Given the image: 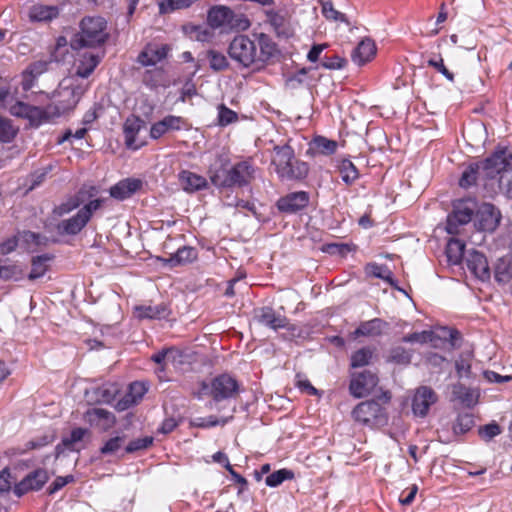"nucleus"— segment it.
Listing matches in <instances>:
<instances>
[{
	"label": "nucleus",
	"instance_id": "obj_1",
	"mask_svg": "<svg viewBox=\"0 0 512 512\" xmlns=\"http://www.w3.org/2000/svg\"><path fill=\"white\" fill-rule=\"evenodd\" d=\"M99 188L94 185H82L81 188L64 202L53 208V214L63 217L82 206L73 216L62 219L56 226V232L60 236H76L90 222L93 214L102 207L105 199L98 198Z\"/></svg>",
	"mask_w": 512,
	"mask_h": 512
},
{
	"label": "nucleus",
	"instance_id": "obj_2",
	"mask_svg": "<svg viewBox=\"0 0 512 512\" xmlns=\"http://www.w3.org/2000/svg\"><path fill=\"white\" fill-rule=\"evenodd\" d=\"M254 36V40L247 35L235 36L229 44L228 54L242 67L260 69L276 54L277 46L265 33Z\"/></svg>",
	"mask_w": 512,
	"mask_h": 512
},
{
	"label": "nucleus",
	"instance_id": "obj_3",
	"mask_svg": "<svg viewBox=\"0 0 512 512\" xmlns=\"http://www.w3.org/2000/svg\"><path fill=\"white\" fill-rule=\"evenodd\" d=\"M255 168L249 161H241L228 167L212 166L209 170L211 183L219 189L244 187L254 179Z\"/></svg>",
	"mask_w": 512,
	"mask_h": 512
},
{
	"label": "nucleus",
	"instance_id": "obj_4",
	"mask_svg": "<svg viewBox=\"0 0 512 512\" xmlns=\"http://www.w3.org/2000/svg\"><path fill=\"white\" fill-rule=\"evenodd\" d=\"M110 37L108 23L101 16H85L79 23V31L72 39L74 49L99 48Z\"/></svg>",
	"mask_w": 512,
	"mask_h": 512
},
{
	"label": "nucleus",
	"instance_id": "obj_5",
	"mask_svg": "<svg viewBox=\"0 0 512 512\" xmlns=\"http://www.w3.org/2000/svg\"><path fill=\"white\" fill-rule=\"evenodd\" d=\"M275 155L272 165L281 181H299L307 177L309 166L306 162L295 158L291 146L285 144L274 147Z\"/></svg>",
	"mask_w": 512,
	"mask_h": 512
},
{
	"label": "nucleus",
	"instance_id": "obj_6",
	"mask_svg": "<svg viewBox=\"0 0 512 512\" xmlns=\"http://www.w3.org/2000/svg\"><path fill=\"white\" fill-rule=\"evenodd\" d=\"M207 24L212 29L225 32L245 31L250 27V21L243 14L235 13L225 5H214L207 12Z\"/></svg>",
	"mask_w": 512,
	"mask_h": 512
},
{
	"label": "nucleus",
	"instance_id": "obj_7",
	"mask_svg": "<svg viewBox=\"0 0 512 512\" xmlns=\"http://www.w3.org/2000/svg\"><path fill=\"white\" fill-rule=\"evenodd\" d=\"M509 158H511V155L508 151L502 149L494 152L478 164L481 165L484 177L493 179L500 175V184L507 186L508 194H512V167Z\"/></svg>",
	"mask_w": 512,
	"mask_h": 512
},
{
	"label": "nucleus",
	"instance_id": "obj_8",
	"mask_svg": "<svg viewBox=\"0 0 512 512\" xmlns=\"http://www.w3.org/2000/svg\"><path fill=\"white\" fill-rule=\"evenodd\" d=\"M239 383L230 374L223 373L216 376L211 384H207L205 381L201 382L200 391L195 394L198 399H201L202 395H211L216 402H220L225 399L233 398L238 394Z\"/></svg>",
	"mask_w": 512,
	"mask_h": 512
},
{
	"label": "nucleus",
	"instance_id": "obj_9",
	"mask_svg": "<svg viewBox=\"0 0 512 512\" xmlns=\"http://www.w3.org/2000/svg\"><path fill=\"white\" fill-rule=\"evenodd\" d=\"M478 204L475 199H460L453 203V210L447 217L446 230L449 234H458L459 226L468 224L476 210Z\"/></svg>",
	"mask_w": 512,
	"mask_h": 512
},
{
	"label": "nucleus",
	"instance_id": "obj_10",
	"mask_svg": "<svg viewBox=\"0 0 512 512\" xmlns=\"http://www.w3.org/2000/svg\"><path fill=\"white\" fill-rule=\"evenodd\" d=\"M355 422L364 426L381 425L387 421L385 409L375 400L360 402L352 411Z\"/></svg>",
	"mask_w": 512,
	"mask_h": 512
},
{
	"label": "nucleus",
	"instance_id": "obj_11",
	"mask_svg": "<svg viewBox=\"0 0 512 512\" xmlns=\"http://www.w3.org/2000/svg\"><path fill=\"white\" fill-rule=\"evenodd\" d=\"M79 102V96L74 88L64 87L57 91L55 100L45 106L49 122L71 110Z\"/></svg>",
	"mask_w": 512,
	"mask_h": 512
},
{
	"label": "nucleus",
	"instance_id": "obj_12",
	"mask_svg": "<svg viewBox=\"0 0 512 512\" xmlns=\"http://www.w3.org/2000/svg\"><path fill=\"white\" fill-rule=\"evenodd\" d=\"M378 383L377 373L371 370L351 373L349 393L354 398H364L373 392Z\"/></svg>",
	"mask_w": 512,
	"mask_h": 512
},
{
	"label": "nucleus",
	"instance_id": "obj_13",
	"mask_svg": "<svg viewBox=\"0 0 512 512\" xmlns=\"http://www.w3.org/2000/svg\"><path fill=\"white\" fill-rule=\"evenodd\" d=\"M9 112L12 116L28 120L31 126L49 123L45 107L33 106L17 101L10 106Z\"/></svg>",
	"mask_w": 512,
	"mask_h": 512
},
{
	"label": "nucleus",
	"instance_id": "obj_14",
	"mask_svg": "<svg viewBox=\"0 0 512 512\" xmlns=\"http://www.w3.org/2000/svg\"><path fill=\"white\" fill-rule=\"evenodd\" d=\"M475 220L479 230L493 232L500 224L501 213L493 204L482 203L478 205Z\"/></svg>",
	"mask_w": 512,
	"mask_h": 512
},
{
	"label": "nucleus",
	"instance_id": "obj_15",
	"mask_svg": "<svg viewBox=\"0 0 512 512\" xmlns=\"http://www.w3.org/2000/svg\"><path fill=\"white\" fill-rule=\"evenodd\" d=\"M49 480L45 469H36L27 474L19 483L14 486L13 492L17 497H21L30 491L40 490Z\"/></svg>",
	"mask_w": 512,
	"mask_h": 512
},
{
	"label": "nucleus",
	"instance_id": "obj_16",
	"mask_svg": "<svg viewBox=\"0 0 512 512\" xmlns=\"http://www.w3.org/2000/svg\"><path fill=\"white\" fill-rule=\"evenodd\" d=\"M309 194L305 191L291 192L277 201V208L284 213H297L309 204Z\"/></svg>",
	"mask_w": 512,
	"mask_h": 512
},
{
	"label": "nucleus",
	"instance_id": "obj_17",
	"mask_svg": "<svg viewBox=\"0 0 512 512\" xmlns=\"http://www.w3.org/2000/svg\"><path fill=\"white\" fill-rule=\"evenodd\" d=\"M437 401V395L431 387H419L412 400V410L417 416L424 417L427 415L430 406Z\"/></svg>",
	"mask_w": 512,
	"mask_h": 512
},
{
	"label": "nucleus",
	"instance_id": "obj_18",
	"mask_svg": "<svg viewBox=\"0 0 512 512\" xmlns=\"http://www.w3.org/2000/svg\"><path fill=\"white\" fill-rule=\"evenodd\" d=\"M119 392V387L116 383L104 382L100 385H95L86 390L85 394L89 401L95 403H111Z\"/></svg>",
	"mask_w": 512,
	"mask_h": 512
},
{
	"label": "nucleus",
	"instance_id": "obj_19",
	"mask_svg": "<svg viewBox=\"0 0 512 512\" xmlns=\"http://www.w3.org/2000/svg\"><path fill=\"white\" fill-rule=\"evenodd\" d=\"M84 420L102 431H108L116 423L115 415L103 408L88 409L84 414Z\"/></svg>",
	"mask_w": 512,
	"mask_h": 512
},
{
	"label": "nucleus",
	"instance_id": "obj_20",
	"mask_svg": "<svg viewBox=\"0 0 512 512\" xmlns=\"http://www.w3.org/2000/svg\"><path fill=\"white\" fill-rule=\"evenodd\" d=\"M254 318L259 324L273 330L285 328L288 324V319L285 316L276 314L274 309L269 306L256 309Z\"/></svg>",
	"mask_w": 512,
	"mask_h": 512
},
{
	"label": "nucleus",
	"instance_id": "obj_21",
	"mask_svg": "<svg viewBox=\"0 0 512 512\" xmlns=\"http://www.w3.org/2000/svg\"><path fill=\"white\" fill-rule=\"evenodd\" d=\"M468 270L478 279L485 281L490 278V268L485 255L479 251L472 250L466 259Z\"/></svg>",
	"mask_w": 512,
	"mask_h": 512
},
{
	"label": "nucleus",
	"instance_id": "obj_22",
	"mask_svg": "<svg viewBox=\"0 0 512 512\" xmlns=\"http://www.w3.org/2000/svg\"><path fill=\"white\" fill-rule=\"evenodd\" d=\"M142 187V181L136 178H126L109 189L110 196L116 200L123 201L130 198Z\"/></svg>",
	"mask_w": 512,
	"mask_h": 512
},
{
	"label": "nucleus",
	"instance_id": "obj_23",
	"mask_svg": "<svg viewBox=\"0 0 512 512\" xmlns=\"http://www.w3.org/2000/svg\"><path fill=\"white\" fill-rule=\"evenodd\" d=\"M167 45L147 44L138 55L137 61L143 66H153L167 57Z\"/></svg>",
	"mask_w": 512,
	"mask_h": 512
},
{
	"label": "nucleus",
	"instance_id": "obj_24",
	"mask_svg": "<svg viewBox=\"0 0 512 512\" xmlns=\"http://www.w3.org/2000/svg\"><path fill=\"white\" fill-rule=\"evenodd\" d=\"M102 56L97 53L84 51L78 53L76 75L81 78H88L101 62Z\"/></svg>",
	"mask_w": 512,
	"mask_h": 512
},
{
	"label": "nucleus",
	"instance_id": "obj_25",
	"mask_svg": "<svg viewBox=\"0 0 512 512\" xmlns=\"http://www.w3.org/2000/svg\"><path fill=\"white\" fill-rule=\"evenodd\" d=\"M135 316L140 319H149V320H161L166 319L171 310L169 306L162 302L157 305H139L134 307Z\"/></svg>",
	"mask_w": 512,
	"mask_h": 512
},
{
	"label": "nucleus",
	"instance_id": "obj_26",
	"mask_svg": "<svg viewBox=\"0 0 512 512\" xmlns=\"http://www.w3.org/2000/svg\"><path fill=\"white\" fill-rule=\"evenodd\" d=\"M178 182L187 193H194L206 189L208 182L205 177L189 170H182L178 174Z\"/></svg>",
	"mask_w": 512,
	"mask_h": 512
},
{
	"label": "nucleus",
	"instance_id": "obj_27",
	"mask_svg": "<svg viewBox=\"0 0 512 512\" xmlns=\"http://www.w3.org/2000/svg\"><path fill=\"white\" fill-rule=\"evenodd\" d=\"M338 143L324 136H315L310 142L306 154L315 156L317 154L330 156L337 150Z\"/></svg>",
	"mask_w": 512,
	"mask_h": 512
},
{
	"label": "nucleus",
	"instance_id": "obj_28",
	"mask_svg": "<svg viewBox=\"0 0 512 512\" xmlns=\"http://www.w3.org/2000/svg\"><path fill=\"white\" fill-rule=\"evenodd\" d=\"M147 392V388L144 383L135 381L129 385L127 394L118 401L117 409L125 410L129 407L137 404Z\"/></svg>",
	"mask_w": 512,
	"mask_h": 512
},
{
	"label": "nucleus",
	"instance_id": "obj_29",
	"mask_svg": "<svg viewBox=\"0 0 512 512\" xmlns=\"http://www.w3.org/2000/svg\"><path fill=\"white\" fill-rule=\"evenodd\" d=\"M376 54L375 42L370 38H365L359 42L352 52V60L358 65H363L370 61Z\"/></svg>",
	"mask_w": 512,
	"mask_h": 512
},
{
	"label": "nucleus",
	"instance_id": "obj_30",
	"mask_svg": "<svg viewBox=\"0 0 512 512\" xmlns=\"http://www.w3.org/2000/svg\"><path fill=\"white\" fill-rule=\"evenodd\" d=\"M59 16V8L53 5L36 4L29 9L31 22H49Z\"/></svg>",
	"mask_w": 512,
	"mask_h": 512
},
{
	"label": "nucleus",
	"instance_id": "obj_31",
	"mask_svg": "<svg viewBox=\"0 0 512 512\" xmlns=\"http://www.w3.org/2000/svg\"><path fill=\"white\" fill-rule=\"evenodd\" d=\"M387 325V323L380 319L374 318L369 321H364L359 324V326L353 332V337H375L382 334L383 328Z\"/></svg>",
	"mask_w": 512,
	"mask_h": 512
},
{
	"label": "nucleus",
	"instance_id": "obj_32",
	"mask_svg": "<svg viewBox=\"0 0 512 512\" xmlns=\"http://www.w3.org/2000/svg\"><path fill=\"white\" fill-rule=\"evenodd\" d=\"M452 396L467 408L474 407L478 402L479 394L472 388L462 383H456L452 387Z\"/></svg>",
	"mask_w": 512,
	"mask_h": 512
},
{
	"label": "nucleus",
	"instance_id": "obj_33",
	"mask_svg": "<svg viewBox=\"0 0 512 512\" xmlns=\"http://www.w3.org/2000/svg\"><path fill=\"white\" fill-rule=\"evenodd\" d=\"M19 236L22 246L30 253L36 252L40 247L47 246L49 242L45 235L29 230L19 232Z\"/></svg>",
	"mask_w": 512,
	"mask_h": 512
},
{
	"label": "nucleus",
	"instance_id": "obj_34",
	"mask_svg": "<svg viewBox=\"0 0 512 512\" xmlns=\"http://www.w3.org/2000/svg\"><path fill=\"white\" fill-rule=\"evenodd\" d=\"M89 433L86 428H75L71 431L70 436L64 437L61 441V444L56 446V454L60 455L64 449H68L70 451H79L80 447L78 444L83 440L85 435Z\"/></svg>",
	"mask_w": 512,
	"mask_h": 512
},
{
	"label": "nucleus",
	"instance_id": "obj_35",
	"mask_svg": "<svg viewBox=\"0 0 512 512\" xmlns=\"http://www.w3.org/2000/svg\"><path fill=\"white\" fill-rule=\"evenodd\" d=\"M54 259V255L45 253L37 255L31 259V271L28 274V279L34 281L45 275L48 270L49 263Z\"/></svg>",
	"mask_w": 512,
	"mask_h": 512
},
{
	"label": "nucleus",
	"instance_id": "obj_36",
	"mask_svg": "<svg viewBox=\"0 0 512 512\" xmlns=\"http://www.w3.org/2000/svg\"><path fill=\"white\" fill-rule=\"evenodd\" d=\"M376 348L365 346L354 351L350 356V367L361 368L370 365L375 358Z\"/></svg>",
	"mask_w": 512,
	"mask_h": 512
},
{
	"label": "nucleus",
	"instance_id": "obj_37",
	"mask_svg": "<svg viewBox=\"0 0 512 512\" xmlns=\"http://www.w3.org/2000/svg\"><path fill=\"white\" fill-rule=\"evenodd\" d=\"M198 253L194 247L183 246L180 247L176 253L172 254L166 262L171 266L184 265L193 262L197 259Z\"/></svg>",
	"mask_w": 512,
	"mask_h": 512
},
{
	"label": "nucleus",
	"instance_id": "obj_38",
	"mask_svg": "<svg viewBox=\"0 0 512 512\" xmlns=\"http://www.w3.org/2000/svg\"><path fill=\"white\" fill-rule=\"evenodd\" d=\"M124 142L128 149L137 150L147 143L148 130H123Z\"/></svg>",
	"mask_w": 512,
	"mask_h": 512
},
{
	"label": "nucleus",
	"instance_id": "obj_39",
	"mask_svg": "<svg viewBox=\"0 0 512 512\" xmlns=\"http://www.w3.org/2000/svg\"><path fill=\"white\" fill-rule=\"evenodd\" d=\"M337 168L342 181L348 186L352 185L360 176L358 169L349 159H341Z\"/></svg>",
	"mask_w": 512,
	"mask_h": 512
},
{
	"label": "nucleus",
	"instance_id": "obj_40",
	"mask_svg": "<svg viewBox=\"0 0 512 512\" xmlns=\"http://www.w3.org/2000/svg\"><path fill=\"white\" fill-rule=\"evenodd\" d=\"M465 243L459 239L451 238L446 245L448 262L453 265L461 263L464 255Z\"/></svg>",
	"mask_w": 512,
	"mask_h": 512
},
{
	"label": "nucleus",
	"instance_id": "obj_41",
	"mask_svg": "<svg viewBox=\"0 0 512 512\" xmlns=\"http://www.w3.org/2000/svg\"><path fill=\"white\" fill-rule=\"evenodd\" d=\"M183 31L189 38L199 42H210L214 36L209 28L202 25L186 24Z\"/></svg>",
	"mask_w": 512,
	"mask_h": 512
},
{
	"label": "nucleus",
	"instance_id": "obj_42",
	"mask_svg": "<svg viewBox=\"0 0 512 512\" xmlns=\"http://www.w3.org/2000/svg\"><path fill=\"white\" fill-rule=\"evenodd\" d=\"M366 273L384 280L392 287H396L392 271L386 265H379L377 263H370L366 266Z\"/></svg>",
	"mask_w": 512,
	"mask_h": 512
},
{
	"label": "nucleus",
	"instance_id": "obj_43",
	"mask_svg": "<svg viewBox=\"0 0 512 512\" xmlns=\"http://www.w3.org/2000/svg\"><path fill=\"white\" fill-rule=\"evenodd\" d=\"M481 173V165H479L478 162L470 164L461 175L459 180L460 187L469 188L476 184V181Z\"/></svg>",
	"mask_w": 512,
	"mask_h": 512
},
{
	"label": "nucleus",
	"instance_id": "obj_44",
	"mask_svg": "<svg viewBox=\"0 0 512 512\" xmlns=\"http://www.w3.org/2000/svg\"><path fill=\"white\" fill-rule=\"evenodd\" d=\"M474 424L473 414L460 413L453 424V432L455 434H465L473 428Z\"/></svg>",
	"mask_w": 512,
	"mask_h": 512
},
{
	"label": "nucleus",
	"instance_id": "obj_45",
	"mask_svg": "<svg viewBox=\"0 0 512 512\" xmlns=\"http://www.w3.org/2000/svg\"><path fill=\"white\" fill-rule=\"evenodd\" d=\"M206 58L209 61L210 68L214 71H222L227 69L229 66L226 56L216 50H208Z\"/></svg>",
	"mask_w": 512,
	"mask_h": 512
},
{
	"label": "nucleus",
	"instance_id": "obj_46",
	"mask_svg": "<svg viewBox=\"0 0 512 512\" xmlns=\"http://www.w3.org/2000/svg\"><path fill=\"white\" fill-rule=\"evenodd\" d=\"M229 419L230 418L218 419L213 415L208 417H196L190 421V426L203 429L215 427L217 425L224 426L226 423H228Z\"/></svg>",
	"mask_w": 512,
	"mask_h": 512
},
{
	"label": "nucleus",
	"instance_id": "obj_47",
	"mask_svg": "<svg viewBox=\"0 0 512 512\" xmlns=\"http://www.w3.org/2000/svg\"><path fill=\"white\" fill-rule=\"evenodd\" d=\"M494 277L498 283H508L512 278V267L510 263L500 259L495 266Z\"/></svg>",
	"mask_w": 512,
	"mask_h": 512
},
{
	"label": "nucleus",
	"instance_id": "obj_48",
	"mask_svg": "<svg viewBox=\"0 0 512 512\" xmlns=\"http://www.w3.org/2000/svg\"><path fill=\"white\" fill-rule=\"evenodd\" d=\"M294 478L293 471L289 469H280L277 470L270 475H268L265 479V483L269 487H277L281 485L285 480H291Z\"/></svg>",
	"mask_w": 512,
	"mask_h": 512
},
{
	"label": "nucleus",
	"instance_id": "obj_49",
	"mask_svg": "<svg viewBox=\"0 0 512 512\" xmlns=\"http://www.w3.org/2000/svg\"><path fill=\"white\" fill-rule=\"evenodd\" d=\"M411 353L401 346L394 347L390 350L388 361L399 365H408L411 362Z\"/></svg>",
	"mask_w": 512,
	"mask_h": 512
},
{
	"label": "nucleus",
	"instance_id": "obj_50",
	"mask_svg": "<svg viewBox=\"0 0 512 512\" xmlns=\"http://www.w3.org/2000/svg\"><path fill=\"white\" fill-rule=\"evenodd\" d=\"M125 435H117L108 439L100 448V453L104 456L114 455L125 443Z\"/></svg>",
	"mask_w": 512,
	"mask_h": 512
},
{
	"label": "nucleus",
	"instance_id": "obj_51",
	"mask_svg": "<svg viewBox=\"0 0 512 512\" xmlns=\"http://www.w3.org/2000/svg\"><path fill=\"white\" fill-rule=\"evenodd\" d=\"M217 119L220 126H227L238 120V114L224 104H221L218 106Z\"/></svg>",
	"mask_w": 512,
	"mask_h": 512
},
{
	"label": "nucleus",
	"instance_id": "obj_52",
	"mask_svg": "<svg viewBox=\"0 0 512 512\" xmlns=\"http://www.w3.org/2000/svg\"><path fill=\"white\" fill-rule=\"evenodd\" d=\"M186 125L187 124L182 117L168 115L161 121L152 123L150 128H181L182 126Z\"/></svg>",
	"mask_w": 512,
	"mask_h": 512
},
{
	"label": "nucleus",
	"instance_id": "obj_53",
	"mask_svg": "<svg viewBox=\"0 0 512 512\" xmlns=\"http://www.w3.org/2000/svg\"><path fill=\"white\" fill-rule=\"evenodd\" d=\"M153 440L154 439L151 436H145L143 438L131 440L125 447V452L130 454L140 450L147 449L153 444Z\"/></svg>",
	"mask_w": 512,
	"mask_h": 512
},
{
	"label": "nucleus",
	"instance_id": "obj_54",
	"mask_svg": "<svg viewBox=\"0 0 512 512\" xmlns=\"http://www.w3.org/2000/svg\"><path fill=\"white\" fill-rule=\"evenodd\" d=\"M193 0H165L160 3L159 9L161 13L169 11L185 9L192 5Z\"/></svg>",
	"mask_w": 512,
	"mask_h": 512
},
{
	"label": "nucleus",
	"instance_id": "obj_55",
	"mask_svg": "<svg viewBox=\"0 0 512 512\" xmlns=\"http://www.w3.org/2000/svg\"><path fill=\"white\" fill-rule=\"evenodd\" d=\"M163 78L162 69L146 70L143 75V83L149 88H156Z\"/></svg>",
	"mask_w": 512,
	"mask_h": 512
},
{
	"label": "nucleus",
	"instance_id": "obj_56",
	"mask_svg": "<svg viewBox=\"0 0 512 512\" xmlns=\"http://www.w3.org/2000/svg\"><path fill=\"white\" fill-rule=\"evenodd\" d=\"M347 64V60L343 57H340L339 55L337 54H334L332 56H325L321 63H320V66L325 68V69H341V68H344Z\"/></svg>",
	"mask_w": 512,
	"mask_h": 512
},
{
	"label": "nucleus",
	"instance_id": "obj_57",
	"mask_svg": "<svg viewBox=\"0 0 512 512\" xmlns=\"http://www.w3.org/2000/svg\"><path fill=\"white\" fill-rule=\"evenodd\" d=\"M478 433L484 441L488 442L501 433V428L496 422H492L481 426Z\"/></svg>",
	"mask_w": 512,
	"mask_h": 512
},
{
	"label": "nucleus",
	"instance_id": "obj_58",
	"mask_svg": "<svg viewBox=\"0 0 512 512\" xmlns=\"http://www.w3.org/2000/svg\"><path fill=\"white\" fill-rule=\"evenodd\" d=\"M322 14L328 20L347 22L346 16L337 11L332 2H325L322 4Z\"/></svg>",
	"mask_w": 512,
	"mask_h": 512
},
{
	"label": "nucleus",
	"instance_id": "obj_59",
	"mask_svg": "<svg viewBox=\"0 0 512 512\" xmlns=\"http://www.w3.org/2000/svg\"><path fill=\"white\" fill-rule=\"evenodd\" d=\"M20 241L19 233L17 235L11 236L0 243V254L8 255L14 252L18 246Z\"/></svg>",
	"mask_w": 512,
	"mask_h": 512
},
{
	"label": "nucleus",
	"instance_id": "obj_60",
	"mask_svg": "<svg viewBox=\"0 0 512 512\" xmlns=\"http://www.w3.org/2000/svg\"><path fill=\"white\" fill-rule=\"evenodd\" d=\"M428 65L435 68L439 73H441L447 80L453 82L454 74L450 72L446 66L444 65L443 58L440 56L439 59H429Z\"/></svg>",
	"mask_w": 512,
	"mask_h": 512
},
{
	"label": "nucleus",
	"instance_id": "obj_61",
	"mask_svg": "<svg viewBox=\"0 0 512 512\" xmlns=\"http://www.w3.org/2000/svg\"><path fill=\"white\" fill-rule=\"evenodd\" d=\"M74 481V477L72 475L67 476H59L57 477L47 488V493L49 495L55 494L57 491L62 489L64 486H66L68 483H71Z\"/></svg>",
	"mask_w": 512,
	"mask_h": 512
},
{
	"label": "nucleus",
	"instance_id": "obj_62",
	"mask_svg": "<svg viewBox=\"0 0 512 512\" xmlns=\"http://www.w3.org/2000/svg\"><path fill=\"white\" fill-rule=\"evenodd\" d=\"M50 170H51V167H46V168L38 169V170L34 171L33 173H31L30 174L31 185H30L29 189L33 190L36 187H38L40 184H42L43 181L45 180L46 176L50 172Z\"/></svg>",
	"mask_w": 512,
	"mask_h": 512
},
{
	"label": "nucleus",
	"instance_id": "obj_63",
	"mask_svg": "<svg viewBox=\"0 0 512 512\" xmlns=\"http://www.w3.org/2000/svg\"><path fill=\"white\" fill-rule=\"evenodd\" d=\"M417 492H418V486L416 484H412L410 487H408L406 490H404L401 493V495L399 497V502L403 506L411 505L415 499Z\"/></svg>",
	"mask_w": 512,
	"mask_h": 512
},
{
	"label": "nucleus",
	"instance_id": "obj_64",
	"mask_svg": "<svg viewBox=\"0 0 512 512\" xmlns=\"http://www.w3.org/2000/svg\"><path fill=\"white\" fill-rule=\"evenodd\" d=\"M455 369H456V372H457V375L462 378V377H470V374H471V364L468 360L464 359V358H460L458 360H456L455 362Z\"/></svg>",
	"mask_w": 512,
	"mask_h": 512
}]
</instances>
